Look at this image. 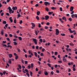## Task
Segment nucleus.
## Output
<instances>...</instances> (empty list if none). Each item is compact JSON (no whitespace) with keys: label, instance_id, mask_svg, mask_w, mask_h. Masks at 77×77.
Segmentation results:
<instances>
[{"label":"nucleus","instance_id":"ea45409f","mask_svg":"<svg viewBox=\"0 0 77 77\" xmlns=\"http://www.w3.org/2000/svg\"><path fill=\"white\" fill-rule=\"evenodd\" d=\"M73 15H74L75 17V18H77V14H73Z\"/></svg>","mask_w":77,"mask_h":77},{"label":"nucleus","instance_id":"6e6d98bb","mask_svg":"<svg viewBox=\"0 0 77 77\" xmlns=\"http://www.w3.org/2000/svg\"><path fill=\"white\" fill-rule=\"evenodd\" d=\"M38 6H39V4H36L35 5V7H38Z\"/></svg>","mask_w":77,"mask_h":77},{"label":"nucleus","instance_id":"39448f33","mask_svg":"<svg viewBox=\"0 0 77 77\" xmlns=\"http://www.w3.org/2000/svg\"><path fill=\"white\" fill-rule=\"evenodd\" d=\"M48 18H49V16H48L46 15L45 16V20H48Z\"/></svg>","mask_w":77,"mask_h":77},{"label":"nucleus","instance_id":"f704fd0d","mask_svg":"<svg viewBox=\"0 0 77 77\" xmlns=\"http://www.w3.org/2000/svg\"><path fill=\"white\" fill-rule=\"evenodd\" d=\"M45 8V9H46V11H47V12H48L49 11V10L48 9V8Z\"/></svg>","mask_w":77,"mask_h":77},{"label":"nucleus","instance_id":"f8f14e48","mask_svg":"<svg viewBox=\"0 0 77 77\" xmlns=\"http://www.w3.org/2000/svg\"><path fill=\"white\" fill-rule=\"evenodd\" d=\"M40 13L41 12L39 11H38L37 12V15H39V14H40Z\"/></svg>","mask_w":77,"mask_h":77},{"label":"nucleus","instance_id":"e433bc0d","mask_svg":"<svg viewBox=\"0 0 77 77\" xmlns=\"http://www.w3.org/2000/svg\"><path fill=\"white\" fill-rule=\"evenodd\" d=\"M22 23H23V20H20V22L19 23L20 24H22Z\"/></svg>","mask_w":77,"mask_h":77},{"label":"nucleus","instance_id":"2eb2a0df","mask_svg":"<svg viewBox=\"0 0 77 77\" xmlns=\"http://www.w3.org/2000/svg\"><path fill=\"white\" fill-rule=\"evenodd\" d=\"M36 18L37 20H39V17L38 16H37L36 17Z\"/></svg>","mask_w":77,"mask_h":77},{"label":"nucleus","instance_id":"bf43d9fd","mask_svg":"<svg viewBox=\"0 0 77 77\" xmlns=\"http://www.w3.org/2000/svg\"><path fill=\"white\" fill-rule=\"evenodd\" d=\"M44 29L42 28V29H41L40 31H42V32H43V31H44Z\"/></svg>","mask_w":77,"mask_h":77},{"label":"nucleus","instance_id":"4468645a","mask_svg":"<svg viewBox=\"0 0 77 77\" xmlns=\"http://www.w3.org/2000/svg\"><path fill=\"white\" fill-rule=\"evenodd\" d=\"M2 45H3V46H4V47H7V45H6V44H4L3 43H2Z\"/></svg>","mask_w":77,"mask_h":77},{"label":"nucleus","instance_id":"a211bd4d","mask_svg":"<svg viewBox=\"0 0 77 77\" xmlns=\"http://www.w3.org/2000/svg\"><path fill=\"white\" fill-rule=\"evenodd\" d=\"M37 53H36V52H34V55L35 56V57H37L38 56L37 55Z\"/></svg>","mask_w":77,"mask_h":77},{"label":"nucleus","instance_id":"09e8293b","mask_svg":"<svg viewBox=\"0 0 77 77\" xmlns=\"http://www.w3.org/2000/svg\"><path fill=\"white\" fill-rule=\"evenodd\" d=\"M55 55H57V52H54Z\"/></svg>","mask_w":77,"mask_h":77},{"label":"nucleus","instance_id":"4be33fe9","mask_svg":"<svg viewBox=\"0 0 77 77\" xmlns=\"http://www.w3.org/2000/svg\"><path fill=\"white\" fill-rule=\"evenodd\" d=\"M4 31L3 30H2V31H1V35H3V33H4Z\"/></svg>","mask_w":77,"mask_h":77},{"label":"nucleus","instance_id":"f3484780","mask_svg":"<svg viewBox=\"0 0 77 77\" xmlns=\"http://www.w3.org/2000/svg\"><path fill=\"white\" fill-rule=\"evenodd\" d=\"M9 60V61H8V63H10V64H11V59H10V60Z\"/></svg>","mask_w":77,"mask_h":77},{"label":"nucleus","instance_id":"c9c22d12","mask_svg":"<svg viewBox=\"0 0 77 77\" xmlns=\"http://www.w3.org/2000/svg\"><path fill=\"white\" fill-rule=\"evenodd\" d=\"M14 24H16L17 22H16V19H14Z\"/></svg>","mask_w":77,"mask_h":77},{"label":"nucleus","instance_id":"7c9ffc66","mask_svg":"<svg viewBox=\"0 0 77 77\" xmlns=\"http://www.w3.org/2000/svg\"><path fill=\"white\" fill-rule=\"evenodd\" d=\"M61 36H65V34L63 33H61Z\"/></svg>","mask_w":77,"mask_h":77},{"label":"nucleus","instance_id":"aec40b11","mask_svg":"<svg viewBox=\"0 0 77 77\" xmlns=\"http://www.w3.org/2000/svg\"><path fill=\"white\" fill-rule=\"evenodd\" d=\"M51 9H52V10H54V9H56V8H54V7H52L51 8Z\"/></svg>","mask_w":77,"mask_h":77},{"label":"nucleus","instance_id":"dca6fc26","mask_svg":"<svg viewBox=\"0 0 77 77\" xmlns=\"http://www.w3.org/2000/svg\"><path fill=\"white\" fill-rule=\"evenodd\" d=\"M31 24L32 25V26L34 27H35V24L33 23H31Z\"/></svg>","mask_w":77,"mask_h":77},{"label":"nucleus","instance_id":"7ed1b4c3","mask_svg":"<svg viewBox=\"0 0 77 77\" xmlns=\"http://www.w3.org/2000/svg\"><path fill=\"white\" fill-rule=\"evenodd\" d=\"M45 5H46V6H47V5H50V2H45L44 3Z\"/></svg>","mask_w":77,"mask_h":77},{"label":"nucleus","instance_id":"6ab92c4d","mask_svg":"<svg viewBox=\"0 0 77 77\" xmlns=\"http://www.w3.org/2000/svg\"><path fill=\"white\" fill-rule=\"evenodd\" d=\"M3 24H6V21H4L3 22Z\"/></svg>","mask_w":77,"mask_h":77},{"label":"nucleus","instance_id":"c85d7f7f","mask_svg":"<svg viewBox=\"0 0 77 77\" xmlns=\"http://www.w3.org/2000/svg\"><path fill=\"white\" fill-rule=\"evenodd\" d=\"M39 41H40V42L42 43V38H40L39 40Z\"/></svg>","mask_w":77,"mask_h":77},{"label":"nucleus","instance_id":"cd10ccee","mask_svg":"<svg viewBox=\"0 0 77 77\" xmlns=\"http://www.w3.org/2000/svg\"><path fill=\"white\" fill-rule=\"evenodd\" d=\"M69 45H70L71 46H74V44H73V43H70L69 44Z\"/></svg>","mask_w":77,"mask_h":77},{"label":"nucleus","instance_id":"052dcab7","mask_svg":"<svg viewBox=\"0 0 77 77\" xmlns=\"http://www.w3.org/2000/svg\"><path fill=\"white\" fill-rule=\"evenodd\" d=\"M36 49H39V46H37L36 47Z\"/></svg>","mask_w":77,"mask_h":77},{"label":"nucleus","instance_id":"3c124183","mask_svg":"<svg viewBox=\"0 0 77 77\" xmlns=\"http://www.w3.org/2000/svg\"><path fill=\"white\" fill-rule=\"evenodd\" d=\"M25 64H27L28 63V61H25Z\"/></svg>","mask_w":77,"mask_h":77},{"label":"nucleus","instance_id":"f257e3e1","mask_svg":"<svg viewBox=\"0 0 77 77\" xmlns=\"http://www.w3.org/2000/svg\"><path fill=\"white\" fill-rule=\"evenodd\" d=\"M56 33L55 34L57 35H59V29H56Z\"/></svg>","mask_w":77,"mask_h":77},{"label":"nucleus","instance_id":"0e129e2a","mask_svg":"<svg viewBox=\"0 0 77 77\" xmlns=\"http://www.w3.org/2000/svg\"><path fill=\"white\" fill-rule=\"evenodd\" d=\"M42 52H44V51H45V49L44 48H43L42 49Z\"/></svg>","mask_w":77,"mask_h":77},{"label":"nucleus","instance_id":"f03ea898","mask_svg":"<svg viewBox=\"0 0 77 77\" xmlns=\"http://www.w3.org/2000/svg\"><path fill=\"white\" fill-rule=\"evenodd\" d=\"M33 40L34 42V43H35L36 45H37V40H36V39L34 38L33 39Z\"/></svg>","mask_w":77,"mask_h":77},{"label":"nucleus","instance_id":"6e6552de","mask_svg":"<svg viewBox=\"0 0 77 77\" xmlns=\"http://www.w3.org/2000/svg\"><path fill=\"white\" fill-rule=\"evenodd\" d=\"M44 73L45 75H48V72H46V71H45Z\"/></svg>","mask_w":77,"mask_h":77},{"label":"nucleus","instance_id":"2f4dec72","mask_svg":"<svg viewBox=\"0 0 77 77\" xmlns=\"http://www.w3.org/2000/svg\"><path fill=\"white\" fill-rule=\"evenodd\" d=\"M65 59V56H63V61H64V60Z\"/></svg>","mask_w":77,"mask_h":77},{"label":"nucleus","instance_id":"bb28decb","mask_svg":"<svg viewBox=\"0 0 77 77\" xmlns=\"http://www.w3.org/2000/svg\"><path fill=\"white\" fill-rule=\"evenodd\" d=\"M25 71H26V73L29 72V71H28V70L27 69H25Z\"/></svg>","mask_w":77,"mask_h":77},{"label":"nucleus","instance_id":"393cba45","mask_svg":"<svg viewBox=\"0 0 77 77\" xmlns=\"http://www.w3.org/2000/svg\"><path fill=\"white\" fill-rule=\"evenodd\" d=\"M31 68H32V69H33V63L31 64Z\"/></svg>","mask_w":77,"mask_h":77},{"label":"nucleus","instance_id":"0eeeda50","mask_svg":"<svg viewBox=\"0 0 77 77\" xmlns=\"http://www.w3.org/2000/svg\"><path fill=\"white\" fill-rule=\"evenodd\" d=\"M62 20H64L65 21H66V18L65 17H63L62 18Z\"/></svg>","mask_w":77,"mask_h":77},{"label":"nucleus","instance_id":"423d86ee","mask_svg":"<svg viewBox=\"0 0 77 77\" xmlns=\"http://www.w3.org/2000/svg\"><path fill=\"white\" fill-rule=\"evenodd\" d=\"M12 9L13 11H15V10H17V7H13L12 8Z\"/></svg>","mask_w":77,"mask_h":77},{"label":"nucleus","instance_id":"603ef678","mask_svg":"<svg viewBox=\"0 0 77 77\" xmlns=\"http://www.w3.org/2000/svg\"><path fill=\"white\" fill-rule=\"evenodd\" d=\"M45 29H48V27L47 26H45Z\"/></svg>","mask_w":77,"mask_h":77},{"label":"nucleus","instance_id":"72a5a7b5","mask_svg":"<svg viewBox=\"0 0 77 77\" xmlns=\"http://www.w3.org/2000/svg\"><path fill=\"white\" fill-rule=\"evenodd\" d=\"M35 32L36 35H38V32L36 30H35Z\"/></svg>","mask_w":77,"mask_h":77},{"label":"nucleus","instance_id":"680f3d73","mask_svg":"<svg viewBox=\"0 0 77 77\" xmlns=\"http://www.w3.org/2000/svg\"><path fill=\"white\" fill-rule=\"evenodd\" d=\"M56 72L57 73H59L60 72L58 70H56Z\"/></svg>","mask_w":77,"mask_h":77},{"label":"nucleus","instance_id":"4d7b16f0","mask_svg":"<svg viewBox=\"0 0 77 77\" xmlns=\"http://www.w3.org/2000/svg\"><path fill=\"white\" fill-rule=\"evenodd\" d=\"M41 56H44V54L43 53H42L41 54Z\"/></svg>","mask_w":77,"mask_h":77},{"label":"nucleus","instance_id":"a18cd8bd","mask_svg":"<svg viewBox=\"0 0 77 77\" xmlns=\"http://www.w3.org/2000/svg\"><path fill=\"white\" fill-rule=\"evenodd\" d=\"M31 67L30 66V65H29L28 66V69H30Z\"/></svg>","mask_w":77,"mask_h":77},{"label":"nucleus","instance_id":"58836bf2","mask_svg":"<svg viewBox=\"0 0 77 77\" xmlns=\"http://www.w3.org/2000/svg\"><path fill=\"white\" fill-rule=\"evenodd\" d=\"M48 66H49V67H50V68H51V66L50 65V63H48Z\"/></svg>","mask_w":77,"mask_h":77},{"label":"nucleus","instance_id":"69168bd1","mask_svg":"<svg viewBox=\"0 0 77 77\" xmlns=\"http://www.w3.org/2000/svg\"><path fill=\"white\" fill-rule=\"evenodd\" d=\"M57 65L56 64L55 66V68H57Z\"/></svg>","mask_w":77,"mask_h":77},{"label":"nucleus","instance_id":"9d476101","mask_svg":"<svg viewBox=\"0 0 77 77\" xmlns=\"http://www.w3.org/2000/svg\"><path fill=\"white\" fill-rule=\"evenodd\" d=\"M8 56H9V58H11L12 57V54H9Z\"/></svg>","mask_w":77,"mask_h":77},{"label":"nucleus","instance_id":"864d4df0","mask_svg":"<svg viewBox=\"0 0 77 77\" xmlns=\"http://www.w3.org/2000/svg\"><path fill=\"white\" fill-rule=\"evenodd\" d=\"M38 27H39V28L41 27V23H40L39 24H38Z\"/></svg>","mask_w":77,"mask_h":77},{"label":"nucleus","instance_id":"20e7f679","mask_svg":"<svg viewBox=\"0 0 77 77\" xmlns=\"http://www.w3.org/2000/svg\"><path fill=\"white\" fill-rule=\"evenodd\" d=\"M73 9H74V7L72 6H71L70 7V11L71 12H72V11H73Z\"/></svg>","mask_w":77,"mask_h":77},{"label":"nucleus","instance_id":"338daca9","mask_svg":"<svg viewBox=\"0 0 77 77\" xmlns=\"http://www.w3.org/2000/svg\"><path fill=\"white\" fill-rule=\"evenodd\" d=\"M64 61V62H66V61H67V60H66V58L65 59H64V61Z\"/></svg>","mask_w":77,"mask_h":77},{"label":"nucleus","instance_id":"a19ab883","mask_svg":"<svg viewBox=\"0 0 77 77\" xmlns=\"http://www.w3.org/2000/svg\"><path fill=\"white\" fill-rule=\"evenodd\" d=\"M2 43H3V44H6V41H3Z\"/></svg>","mask_w":77,"mask_h":77},{"label":"nucleus","instance_id":"473e14b6","mask_svg":"<svg viewBox=\"0 0 77 77\" xmlns=\"http://www.w3.org/2000/svg\"><path fill=\"white\" fill-rule=\"evenodd\" d=\"M17 38H14L13 40V41L14 42H17Z\"/></svg>","mask_w":77,"mask_h":77},{"label":"nucleus","instance_id":"13d9d810","mask_svg":"<svg viewBox=\"0 0 77 77\" xmlns=\"http://www.w3.org/2000/svg\"><path fill=\"white\" fill-rule=\"evenodd\" d=\"M75 68L74 67H73V71H75Z\"/></svg>","mask_w":77,"mask_h":77},{"label":"nucleus","instance_id":"c03bdc74","mask_svg":"<svg viewBox=\"0 0 77 77\" xmlns=\"http://www.w3.org/2000/svg\"><path fill=\"white\" fill-rule=\"evenodd\" d=\"M70 37L71 38H74V35H70Z\"/></svg>","mask_w":77,"mask_h":77},{"label":"nucleus","instance_id":"774afa93","mask_svg":"<svg viewBox=\"0 0 77 77\" xmlns=\"http://www.w3.org/2000/svg\"><path fill=\"white\" fill-rule=\"evenodd\" d=\"M46 24L48 25H50V23L49 22H47Z\"/></svg>","mask_w":77,"mask_h":77},{"label":"nucleus","instance_id":"412c9836","mask_svg":"<svg viewBox=\"0 0 77 77\" xmlns=\"http://www.w3.org/2000/svg\"><path fill=\"white\" fill-rule=\"evenodd\" d=\"M18 39H19L20 41H22V38L21 37H18Z\"/></svg>","mask_w":77,"mask_h":77},{"label":"nucleus","instance_id":"a878e982","mask_svg":"<svg viewBox=\"0 0 77 77\" xmlns=\"http://www.w3.org/2000/svg\"><path fill=\"white\" fill-rule=\"evenodd\" d=\"M17 50L18 52H20V48H17Z\"/></svg>","mask_w":77,"mask_h":77},{"label":"nucleus","instance_id":"5701e85b","mask_svg":"<svg viewBox=\"0 0 77 77\" xmlns=\"http://www.w3.org/2000/svg\"><path fill=\"white\" fill-rule=\"evenodd\" d=\"M13 43H14V45H17V43L16 42H14Z\"/></svg>","mask_w":77,"mask_h":77},{"label":"nucleus","instance_id":"37998d69","mask_svg":"<svg viewBox=\"0 0 77 77\" xmlns=\"http://www.w3.org/2000/svg\"><path fill=\"white\" fill-rule=\"evenodd\" d=\"M58 63H62V61L59 60L58 61Z\"/></svg>","mask_w":77,"mask_h":77},{"label":"nucleus","instance_id":"49530a36","mask_svg":"<svg viewBox=\"0 0 77 77\" xmlns=\"http://www.w3.org/2000/svg\"><path fill=\"white\" fill-rule=\"evenodd\" d=\"M51 75H53V74H54V72L53 71H51Z\"/></svg>","mask_w":77,"mask_h":77},{"label":"nucleus","instance_id":"b1692460","mask_svg":"<svg viewBox=\"0 0 77 77\" xmlns=\"http://www.w3.org/2000/svg\"><path fill=\"white\" fill-rule=\"evenodd\" d=\"M30 75L31 76H32V74H33V73H32V71H30L29 72Z\"/></svg>","mask_w":77,"mask_h":77},{"label":"nucleus","instance_id":"8fccbe9b","mask_svg":"<svg viewBox=\"0 0 77 77\" xmlns=\"http://www.w3.org/2000/svg\"><path fill=\"white\" fill-rule=\"evenodd\" d=\"M69 21H72V19L71 18H69Z\"/></svg>","mask_w":77,"mask_h":77},{"label":"nucleus","instance_id":"1a4fd4ad","mask_svg":"<svg viewBox=\"0 0 77 77\" xmlns=\"http://www.w3.org/2000/svg\"><path fill=\"white\" fill-rule=\"evenodd\" d=\"M68 30H69V32L70 33H73L72 31L71 30V28L69 29Z\"/></svg>","mask_w":77,"mask_h":77},{"label":"nucleus","instance_id":"ddd939ff","mask_svg":"<svg viewBox=\"0 0 77 77\" xmlns=\"http://www.w3.org/2000/svg\"><path fill=\"white\" fill-rule=\"evenodd\" d=\"M18 66V67H19V69H21L22 68V67H21V65H20V64H19Z\"/></svg>","mask_w":77,"mask_h":77},{"label":"nucleus","instance_id":"e2e57ef3","mask_svg":"<svg viewBox=\"0 0 77 77\" xmlns=\"http://www.w3.org/2000/svg\"><path fill=\"white\" fill-rule=\"evenodd\" d=\"M4 15V13L2 12V13L1 14V16H3Z\"/></svg>","mask_w":77,"mask_h":77},{"label":"nucleus","instance_id":"9b49d317","mask_svg":"<svg viewBox=\"0 0 77 77\" xmlns=\"http://www.w3.org/2000/svg\"><path fill=\"white\" fill-rule=\"evenodd\" d=\"M8 9L9 10V11L12 12V9L11 8V7H8Z\"/></svg>","mask_w":77,"mask_h":77},{"label":"nucleus","instance_id":"c756f323","mask_svg":"<svg viewBox=\"0 0 77 77\" xmlns=\"http://www.w3.org/2000/svg\"><path fill=\"white\" fill-rule=\"evenodd\" d=\"M18 56H15V59L16 60H17L18 59Z\"/></svg>","mask_w":77,"mask_h":77},{"label":"nucleus","instance_id":"4c0bfd02","mask_svg":"<svg viewBox=\"0 0 77 77\" xmlns=\"http://www.w3.org/2000/svg\"><path fill=\"white\" fill-rule=\"evenodd\" d=\"M60 11H61V12H62V7H60Z\"/></svg>","mask_w":77,"mask_h":77},{"label":"nucleus","instance_id":"de8ad7c7","mask_svg":"<svg viewBox=\"0 0 77 77\" xmlns=\"http://www.w3.org/2000/svg\"><path fill=\"white\" fill-rule=\"evenodd\" d=\"M8 24H6L5 25V27H6V28H7V27H8Z\"/></svg>","mask_w":77,"mask_h":77},{"label":"nucleus","instance_id":"5fc2aeb1","mask_svg":"<svg viewBox=\"0 0 77 77\" xmlns=\"http://www.w3.org/2000/svg\"><path fill=\"white\" fill-rule=\"evenodd\" d=\"M6 39L7 40V41H10V39H9V38H7Z\"/></svg>","mask_w":77,"mask_h":77},{"label":"nucleus","instance_id":"79ce46f5","mask_svg":"<svg viewBox=\"0 0 77 77\" xmlns=\"http://www.w3.org/2000/svg\"><path fill=\"white\" fill-rule=\"evenodd\" d=\"M26 75H27L28 76V77H29V73H26Z\"/></svg>","mask_w":77,"mask_h":77}]
</instances>
